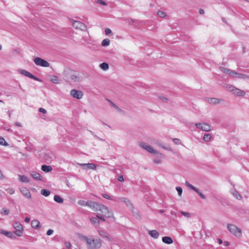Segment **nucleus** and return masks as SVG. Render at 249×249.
<instances>
[{
  "instance_id": "f257e3e1",
  "label": "nucleus",
  "mask_w": 249,
  "mask_h": 249,
  "mask_svg": "<svg viewBox=\"0 0 249 249\" xmlns=\"http://www.w3.org/2000/svg\"><path fill=\"white\" fill-rule=\"evenodd\" d=\"M93 206L94 207H92V209L97 212L96 216L100 220L105 222L106 221L105 217L114 218L112 211L106 206L95 202Z\"/></svg>"
},
{
  "instance_id": "f03ea898",
  "label": "nucleus",
  "mask_w": 249,
  "mask_h": 249,
  "mask_svg": "<svg viewBox=\"0 0 249 249\" xmlns=\"http://www.w3.org/2000/svg\"><path fill=\"white\" fill-rule=\"evenodd\" d=\"M80 238L86 243L88 249H99L102 247V241L99 238H93L92 236L82 235Z\"/></svg>"
},
{
  "instance_id": "7ed1b4c3",
  "label": "nucleus",
  "mask_w": 249,
  "mask_h": 249,
  "mask_svg": "<svg viewBox=\"0 0 249 249\" xmlns=\"http://www.w3.org/2000/svg\"><path fill=\"white\" fill-rule=\"evenodd\" d=\"M139 145L142 148L145 149L147 152L155 155L159 158H164L165 157L164 155L160 152L155 150L151 146L148 145L145 142H141L140 143Z\"/></svg>"
},
{
  "instance_id": "20e7f679",
  "label": "nucleus",
  "mask_w": 249,
  "mask_h": 249,
  "mask_svg": "<svg viewBox=\"0 0 249 249\" xmlns=\"http://www.w3.org/2000/svg\"><path fill=\"white\" fill-rule=\"evenodd\" d=\"M227 229L232 234L234 235L235 236L237 237H241L242 236V231L241 230L237 227L236 226L229 224L227 226Z\"/></svg>"
},
{
  "instance_id": "39448f33",
  "label": "nucleus",
  "mask_w": 249,
  "mask_h": 249,
  "mask_svg": "<svg viewBox=\"0 0 249 249\" xmlns=\"http://www.w3.org/2000/svg\"><path fill=\"white\" fill-rule=\"evenodd\" d=\"M72 164L75 166H77V165H79L81 166L83 169L84 170L92 169L95 170L96 169V165L92 163H79L76 162H72Z\"/></svg>"
},
{
  "instance_id": "423d86ee",
  "label": "nucleus",
  "mask_w": 249,
  "mask_h": 249,
  "mask_svg": "<svg viewBox=\"0 0 249 249\" xmlns=\"http://www.w3.org/2000/svg\"><path fill=\"white\" fill-rule=\"evenodd\" d=\"M73 27L76 29H79L83 31H85L87 29V26L79 21L71 19Z\"/></svg>"
},
{
  "instance_id": "0eeeda50",
  "label": "nucleus",
  "mask_w": 249,
  "mask_h": 249,
  "mask_svg": "<svg viewBox=\"0 0 249 249\" xmlns=\"http://www.w3.org/2000/svg\"><path fill=\"white\" fill-rule=\"evenodd\" d=\"M13 226L16 230L14 231V233L18 236H22L23 230L22 225L18 222H15L13 224Z\"/></svg>"
},
{
  "instance_id": "6e6552de",
  "label": "nucleus",
  "mask_w": 249,
  "mask_h": 249,
  "mask_svg": "<svg viewBox=\"0 0 249 249\" xmlns=\"http://www.w3.org/2000/svg\"><path fill=\"white\" fill-rule=\"evenodd\" d=\"M196 128L205 132H209L211 130V126L207 123H196L195 124Z\"/></svg>"
},
{
  "instance_id": "1a4fd4ad",
  "label": "nucleus",
  "mask_w": 249,
  "mask_h": 249,
  "mask_svg": "<svg viewBox=\"0 0 249 249\" xmlns=\"http://www.w3.org/2000/svg\"><path fill=\"white\" fill-rule=\"evenodd\" d=\"M34 62L36 65L43 67H48L50 66L49 62L40 57L35 58L34 59Z\"/></svg>"
},
{
  "instance_id": "9d476101",
  "label": "nucleus",
  "mask_w": 249,
  "mask_h": 249,
  "mask_svg": "<svg viewBox=\"0 0 249 249\" xmlns=\"http://www.w3.org/2000/svg\"><path fill=\"white\" fill-rule=\"evenodd\" d=\"M185 184L188 187L195 191L201 197V198L204 199L206 198L205 196L201 193L197 188L189 183V182L186 181L185 182Z\"/></svg>"
},
{
  "instance_id": "9b49d317",
  "label": "nucleus",
  "mask_w": 249,
  "mask_h": 249,
  "mask_svg": "<svg viewBox=\"0 0 249 249\" xmlns=\"http://www.w3.org/2000/svg\"><path fill=\"white\" fill-rule=\"evenodd\" d=\"M18 72L20 74L25 75V76H26L30 78H32L33 79H34L35 80L38 81H40V80L38 78L36 77L35 76L33 75V74L30 73L29 72H28L24 70L19 69V70H18Z\"/></svg>"
},
{
  "instance_id": "f8f14e48",
  "label": "nucleus",
  "mask_w": 249,
  "mask_h": 249,
  "mask_svg": "<svg viewBox=\"0 0 249 249\" xmlns=\"http://www.w3.org/2000/svg\"><path fill=\"white\" fill-rule=\"evenodd\" d=\"M71 95L74 98L80 99L82 98L83 96V93L81 91L74 89L71 90Z\"/></svg>"
},
{
  "instance_id": "ddd939ff",
  "label": "nucleus",
  "mask_w": 249,
  "mask_h": 249,
  "mask_svg": "<svg viewBox=\"0 0 249 249\" xmlns=\"http://www.w3.org/2000/svg\"><path fill=\"white\" fill-rule=\"evenodd\" d=\"M114 200L116 201H122L126 204L127 207L130 209L133 208V205L130 200L125 197L115 198Z\"/></svg>"
},
{
  "instance_id": "4468645a",
  "label": "nucleus",
  "mask_w": 249,
  "mask_h": 249,
  "mask_svg": "<svg viewBox=\"0 0 249 249\" xmlns=\"http://www.w3.org/2000/svg\"><path fill=\"white\" fill-rule=\"evenodd\" d=\"M54 158V155L53 154V153L50 152H46L44 154V159L45 160V161L48 163L51 162L53 160Z\"/></svg>"
},
{
  "instance_id": "2eb2a0df",
  "label": "nucleus",
  "mask_w": 249,
  "mask_h": 249,
  "mask_svg": "<svg viewBox=\"0 0 249 249\" xmlns=\"http://www.w3.org/2000/svg\"><path fill=\"white\" fill-rule=\"evenodd\" d=\"M206 101L209 104L215 105L220 104L223 101L222 99L215 98H207Z\"/></svg>"
},
{
  "instance_id": "dca6fc26",
  "label": "nucleus",
  "mask_w": 249,
  "mask_h": 249,
  "mask_svg": "<svg viewBox=\"0 0 249 249\" xmlns=\"http://www.w3.org/2000/svg\"><path fill=\"white\" fill-rule=\"evenodd\" d=\"M94 203V202H93L92 201H88L86 202L84 200H80L78 201V204L79 205L82 206H87L89 207V208H90L91 209H92V207H94L93 206Z\"/></svg>"
},
{
  "instance_id": "f3484780",
  "label": "nucleus",
  "mask_w": 249,
  "mask_h": 249,
  "mask_svg": "<svg viewBox=\"0 0 249 249\" xmlns=\"http://www.w3.org/2000/svg\"><path fill=\"white\" fill-rule=\"evenodd\" d=\"M99 235L104 238H106L109 241H112L111 237L109 236L108 232L105 230H101L99 231Z\"/></svg>"
},
{
  "instance_id": "a211bd4d",
  "label": "nucleus",
  "mask_w": 249,
  "mask_h": 249,
  "mask_svg": "<svg viewBox=\"0 0 249 249\" xmlns=\"http://www.w3.org/2000/svg\"><path fill=\"white\" fill-rule=\"evenodd\" d=\"M0 233L5 235V236H6L8 237H9V238H11L12 239L16 238V236L11 231H4L3 230H0Z\"/></svg>"
},
{
  "instance_id": "6ab92c4d",
  "label": "nucleus",
  "mask_w": 249,
  "mask_h": 249,
  "mask_svg": "<svg viewBox=\"0 0 249 249\" xmlns=\"http://www.w3.org/2000/svg\"><path fill=\"white\" fill-rule=\"evenodd\" d=\"M71 80L75 83H80L82 81V78L79 75L72 74L71 75Z\"/></svg>"
},
{
  "instance_id": "aec40b11",
  "label": "nucleus",
  "mask_w": 249,
  "mask_h": 249,
  "mask_svg": "<svg viewBox=\"0 0 249 249\" xmlns=\"http://www.w3.org/2000/svg\"><path fill=\"white\" fill-rule=\"evenodd\" d=\"M219 69L221 71H222L223 73H225L226 74H227L231 76H232L233 73H234V71L230 69H228L227 68H225L222 67H219Z\"/></svg>"
},
{
  "instance_id": "412c9836",
  "label": "nucleus",
  "mask_w": 249,
  "mask_h": 249,
  "mask_svg": "<svg viewBox=\"0 0 249 249\" xmlns=\"http://www.w3.org/2000/svg\"><path fill=\"white\" fill-rule=\"evenodd\" d=\"M21 193L28 198H31V195L29 191L26 188H23L20 190Z\"/></svg>"
},
{
  "instance_id": "4be33fe9",
  "label": "nucleus",
  "mask_w": 249,
  "mask_h": 249,
  "mask_svg": "<svg viewBox=\"0 0 249 249\" xmlns=\"http://www.w3.org/2000/svg\"><path fill=\"white\" fill-rule=\"evenodd\" d=\"M232 94L237 96L243 97L245 96V92L244 91L235 88V89H234V91H233Z\"/></svg>"
},
{
  "instance_id": "5701e85b",
  "label": "nucleus",
  "mask_w": 249,
  "mask_h": 249,
  "mask_svg": "<svg viewBox=\"0 0 249 249\" xmlns=\"http://www.w3.org/2000/svg\"><path fill=\"white\" fill-rule=\"evenodd\" d=\"M31 176L35 179H37V180H42L41 176L40 175L39 173L38 172H36V171H31L30 172Z\"/></svg>"
},
{
  "instance_id": "b1692460",
  "label": "nucleus",
  "mask_w": 249,
  "mask_h": 249,
  "mask_svg": "<svg viewBox=\"0 0 249 249\" xmlns=\"http://www.w3.org/2000/svg\"><path fill=\"white\" fill-rule=\"evenodd\" d=\"M107 100L110 103V105L112 106L118 112L124 113V111L119 107L116 105L111 102L110 100L108 99H107Z\"/></svg>"
},
{
  "instance_id": "393cba45",
  "label": "nucleus",
  "mask_w": 249,
  "mask_h": 249,
  "mask_svg": "<svg viewBox=\"0 0 249 249\" xmlns=\"http://www.w3.org/2000/svg\"><path fill=\"white\" fill-rule=\"evenodd\" d=\"M148 234L155 239L158 238L159 236V233L156 230L149 231Z\"/></svg>"
},
{
  "instance_id": "a878e982",
  "label": "nucleus",
  "mask_w": 249,
  "mask_h": 249,
  "mask_svg": "<svg viewBox=\"0 0 249 249\" xmlns=\"http://www.w3.org/2000/svg\"><path fill=\"white\" fill-rule=\"evenodd\" d=\"M231 194L232 196L238 200H241L242 199V196L238 193V192L235 190H232L231 191Z\"/></svg>"
},
{
  "instance_id": "bb28decb",
  "label": "nucleus",
  "mask_w": 249,
  "mask_h": 249,
  "mask_svg": "<svg viewBox=\"0 0 249 249\" xmlns=\"http://www.w3.org/2000/svg\"><path fill=\"white\" fill-rule=\"evenodd\" d=\"M31 225L32 227L34 229H38L40 227L39 221L36 219L32 221Z\"/></svg>"
},
{
  "instance_id": "cd10ccee",
  "label": "nucleus",
  "mask_w": 249,
  "mask_h": 249,
  "mask_svg": "<svg viewBox=\"0 0 249 249\" xmlns=\"http://www.w3.org/2000/svg\"><path fill=\"white\" fill-rule=\"evenodd\" d=\"M162 241L164 243L167 244H171L173 243V240L169 236H164L162 238Z\"/></svg>"
},
{
  "instance_id": "c85d7f7f",
  "label": "nucleus",
  "mask_w": 249,
  "mask_h": 249,
  "mask_svg": "<svg viewBox=\"0 0 249 249\" xmlns=\"http://www.w3.org/2000/svg\"><path fill=\"white\" fill-rule=\"evenodd\" d=\"M41 169L44 172H51L53 170V168H52V166H51L50 165L48 166L46 165H43L41 166Z\"/></svg>"
},
{
  "instance_id": "c756f323",
  "label": "nucleus",
  "mask_w": 249,
  "mask_h": 249,
  "mask_svg": "<svg viewBox=\"0 0 249 249\" xmlns=\"http://www.w3.org/2000/svg\"><path fill=\"white\" fill-rule=\"evenodd\" d=\"M54 200L58 203H62L64 201L63 199L61 198L59 196L57 195H54Z\"/></svg>"
},
{
  "instance_id": "7c9ffc66",
  "label": "nucleus",
  "mask_w": 249,
  "mask_h": 249,
  "mask_svg": "<svg viewBox=\"0 0 249 249\" xmlns=\"http://www.w3.org/2000/svg\"><path fill=\"white\" fill-rule=\"evenodd\" d=\"M99 218L94 217H91L90 218V220L91 222V223L93 224H97L99 225L100 224V221L99 220Z\"/></svg>"
},
{
  "instance_id": "2f4dec72",
  "label": "nucleus",
  "mask_w": 249,
  "mask_h": 249,
  "mask_svg": "<svg viewBox=\"0 0 249 249\" xmlns=\"http://www.w3.org/2000/svg\"><path fill=\"white\" fill-rule=\"evenodd\" d=\"M100 67L103 70L107 71L109 69V65L107 63L103 62L100 65Z\"/></svg>"
},
{
  "instance_id": "473e14b6",
  "label": "nucleus",
  "mask_w": 249,
  "mask_h": 249,
  "mask_svg": "<svg viewBox=\"0 0 249 249\" xmlns=\"http://www.w3.org/2000/svg\"><path fill=\"white\" fill-rule=\"evenodd\" d=\"M225 89L228 91L233 93V91H234V89H235V87H234V86L231 85H228L226 86Z\"/></svg>"
},
{
  "instance_id": "72a5a7b5",
  "label": "nucleus",
  "mask_w": 249,
  "mask_h": 249,
  "mask_svg": "<svg viewBox=\"0 0 249 249\" xmlns=\"http://www.w3.org/2000/svg\"><path fill=\"white\" fill-rule=\"evenodd\" d=\"M232 77L239 78H244L245 77V75L243 74L237 73L234 71V73H233Z\"/></svg>"
},
{
  "instance_id": "f704fd0d",
  "label": "nucleus",
  "mask_w": 249,
  "mask_h": 249,
  "mask_svg": "<svg viewBox=\"0 0 249 249\" xmlns=\"http://www.w3.org/2000/svg\"><path fill=\"white\" fill-rule=\"evenodd\" d=\"M156 143L160 147H162V148L165 149V150H169V151H172V148L170 147H168V146H165L164 145L161 144V143L159 142H156Z\"/></svg>"
},
{
  "instance_id": "c9c22d12",
  "label": "nucleus",
  "mask_w": 249,
  "mask_h": 249,
  "mask_svg": "<svg viewBox=\"0 0 249 249\" xmlns=\"http://www.w3.org/2000/svg\"><path fill=\"white\" fill-rule=\"evenodd\" d=\"M211 135L210 134H206L203 136V140L206 142H210L211 140Z\"/></svg>"
},
{
  "instance_id": "e433bc0d",
  "label": "nucleus",
  "mask_w": 249,
  "mask_h": 249,
  "mask_svg": "<svg viewBox=\"0 0 249 249\" xmlns=\"http://www.w3.org/2000/svg\"><path fill=\"white\" fill-rule=\"evenodd\" d=\"M50 191L46 189H42L41 191V194L45 196H48L50 194Z\"/></svg>"
},
{
  "instance_id": "4c0bfd02",
  "label": "nucleus",
  "mask_w": 249,
  "mask_h": 249,
  "mask_svg": "<svg viewBox=\"0 0 249 249\" xmlns=\"http://www.w3.org/2000/svg\"><path fill=\"white\" fill-rule=\"evenodd\" d=\"M110 44V40L109 39H104L102 42V45L104 47L107 46Z\"/></svg>"
},
{
  "instance_id": "58836bf2",
  "label": "nucleus",
  "mask_w": 249,
  "mask_h": 249,
  "mask_svg": "<svg viewBox=\"0 0 249 249\" xmlns=\"http://www.w3.org/2000/svg\"><path fill=\"white\" fill-rule=\"evenodd\" d=\"M20 180L23 182H28L29 181V178L25 176H20Z\"/></svg>"
},
{
  "instance_id": "ea45409f",
  "label": "nucleus",
  "mask_w": 249,
  "mask_h": 249,
  "mask_svg": "<svg viewBox=\"0 0 249 249\" xmlns=\"http://www.w3.org/2000/svg\"><path fill=\"white\" fill-rule=\"evenodd\" d=\"M0 213L2 214L7 215L10 213V210L6 208H4L1 210Z\"/></svg>"
},
{
  "instance_id": "a19ab883",
  "label": "nucleus",
  "mask_w": 249,
  "mask_h": 249,
  "mask_svg": "<svg viewBox=\"0 0 249 249\" xmlns=\"http://www.w3.org/2000/svg\"><path fill=\"white\" fill-rule=\"evenodd\" d=\"M157 15L159 17L162 18H165L166 16V15L165 13H164L163 11H158Z\"/></svg>"
},
{
  "instance_id": "79ce46f5",
  "label": "nucleus",
  "mask_w": 249,
  "mask_h": 249,
  "mask_svg": "<svg viewBox=\"0 0 249 249\" xmlns=\"http://www.w3.org/2000/svg\"><path fill=\"white\" fill-rule=\"evenodd\" d=\"M164 158H164H159L156 156V158L153 160V161L154 163H155L156 164H160L161 162V160Z\"/></svg>"
},
{
  "instance_id": "37998d69",
  "label": "nucleus",
  "mask_w": 249,
  "mask_h": 249,
  "mask_svg": "<svg viewBox=\"0 0 249 249\" xmlns=\"http://www.w3.org/2000/svg\"><path fill=\"white\" fill-rule=\"evenodd\" d=\"M173 142L176 144H181V140L178 138H174L173 139Z\"/></svg>"
},
{
  "instance_id": "c03bdc74",
  "label": "nucleus",
  "mask_w": 249,
  "mask_h": 249,
  "mask_svg": "<svg viewBox=\"0 0 249 249\" xmlns=\"http://www.w3.org/2000/svg\"><path fill=\"white\" fill-rule=\"evenodd\" d=\"M0 144L7 145L8 144L3 138L0 137Z\"/></svg>"
},
{
  "instance_id": "a18cd8bd",
  "label": "nucleus",
  "mask_w": 249,
  "mask_h": 249,
  "mask_svg": "<svg viewBox=\"0 0 249 249\" xmlns=\"http://www.w3.org/2000/svg\"><path fill=\"white\" fill-rule=\"evenodd\" d=\"M176 190L178 193V194L179 196H181L182 193V189L181 187H177Z\"/></svg>"
},
{
  "instance_id": "49530a36",
  "label": "nucleus",
  "mask_w": 249,
  "mask_h": 249,
  "mask_svg": "<svg viewBox=\"0 0 249 249\" xmlns=\"http://www.w3.org/2000/svg\"><path fill=\"white\" fill-rule=\"evenodd\" d=\"M180 213L185 217L189 218L191 216L190 213H189L181 211Z\"/></svg>"
},
{
  "instance_id": "de8ad7c7",
  "label": "nucleus",
  "mask_w": 249,
  "mask_h": 249,
  "mask_svg": "<svg viewBox=\"0 0 249 249\" xmlns=\"http://www.w3.org/2000/svg\"><path fill=\"white\" fill-rule=\"evenodd\" d=\"M6 191L9 193L10 194V195H12L13 194H14L15 193V190L14 189L12 188H8L7 190H6Z\"/></svg>"
},
{
  "instance_id": "09e8293b",
  "label": "nucleus",
  "mask_w": 249,
  "mask_h": 249,
  "mask_svg": "<svg viewBox=\"0 0 249 249\" xmlns=\"http://www.w3.org/2000/svg\"><path fill=\"white\" fill-rule=\"evenodd\" d=\"M51 81L53 83H58V78L56 76H53V77L51 79Z\"/></svg>"
},
{
  "instance_id": "8fccbe9b",
  "label": "nucleus",
  "mask_w": 249,
  "mask_h": 249,
  "mask_svg": "<svg viewBox=\"0 0 249 249\" xmlns=\"http://www.w3.org/2000/svg\"><path fill=\"white\" fill-rule=\"evenodd\" d=\"M105 32L106 35H108L111 33V30L109 28H107L105 29Z\"/></svg>"
},
{
  "instance_id": "3c124183",
  "label": "nucleus",
  "mask_w": 249,
  "mask_h": 249,
  "mask_svg": "<svg viewBox=\"0 0 249 249\" xmlns=\"http://www.w3.org/2000/svg\"><path fill=\"white\" fill-rule=\"evenodd\" d=\"M97 3L98 4H100L103 5H107V3L102 0H97Z\"/></svg>"
},
{
  "instance_id": "603ef678",
  "label": "nucleus",
  "mask_w": 249,
  "mask_h": 249,
  "mask_svg": "<svg viewBox=\"0 0 249 249\" xmlns=\"http://www.w3.org/2000/svg\"><path fill=\"white\" fill-rule=\"evenodd\" d=\"M102 196L104 198H107V199H111V200H114V199H113L112 198H111L109 196H108L107 195L105 194H102Z\"/></svg>"
},
{
  "instance_id": "864d4df0",
  "label": "nucleus",
  "mask_w": 249,
  "mask_h": 249,
  "mask_svg": "<svg viewBox=\"0 0 249 249\" xmlns=\"http://www.w3.org/2000/svg\"><path fill=\"white\" fill-rule=\"evenodd\" d=\"M39 111L41 112V113H43V114H45L47 112V111H46V109H45L43 108H41V107L39 108Z\"/></svg>"
},
{
  "instance_id": "5fc2aeb1",
  "label": "nucleus",
  "mask_w": 249,
  "mask_h": 249,
  "mask_svg": "<svg viewBox=\"0 0 249 249\" xmlns=\"http://www.w3.org/2000/svg\"><path fill=\"white\" fill-rule=\"evenodd\" d=\"M117 179L119 181H121V182H123L124 181V177L122 175L118 176Z\"/></svg>"
},
{
  "instance_id": "6e6d98bb",
  "label": "nucleus",
  "mask_w": 249,
  "mask_h": 249,
  "mask_svg": "<svg viewBox=\"0 0 249 249\" xmlns=\"http://www.w3.org/2000/svg\"><path fill=\"white\" fill-rule=\"evenodd\" d=\"M65 244L67 248L70 249L71 248V244L70 242H66Z\"/></svg>"
},
{
  "instance_id": "4d7b16f0",
  "label": "nucleus",
  "mask_w": 249,
  "mask_h": 249,
  "mask_svg": "<svg viewBox=\"0 0 249 249\" xmlns=\"http://www.w3.org/2000/svg\"><path fill=\"white\" fill-rule=\"evenodd\" d=\"M53 230L50 229L47 231V234L48 235H51V234H53Z\"/></svg>"
},
{
  "instance_id": "13d9d810",
  "label": "nucleus",
  "mask_w": 249,
  "mask_h": 249,
  "mask_svg": "<svg viewBox=\"0 0 249 249\" xmlns=\"http://www.w3.org/2000/svg\"><path fill=\"white\" fill-rule=\"evenodd\" d=\"M4 177L3 175L2 171L0 170V179H3Z\"/></svg>"
},
{
  "instance_id": "bf43d9fd",
  "label": "nucleus",
  "mask_w": 249,
  "mask_h": 249,
  "mask_svg": "<svg viewBox=\"0 0 249 249\" xmlns=\"http://www.w3.org/2000/svg\"><path fill=\"white\" fill-rule=\"evenodd\" d=\"M15 125L16 126H18V127H21L22 126L21 124L19 123H18V122H16L15 123Z\"/></svg>"
},
{
  "instance_id": "052dcab7",
  "label": "nucleus",
  "mask_w": 249,
  "mask_h": 249,
  "mask_svg": "<svg viewBox=\"0 0 249 249\" xmlns=\"http://www.w3.org/2000/svg\"><path fill=\"white\" fill-rule=\"evenodd\" d=\"M161 99L163 101H164V102H167V101H168L167 98H166V97H161Z\"/></svg>"
},
{
  "instance_id": "680f3d73",
  "label": "nucleus",
  "mask_w": 249,
  "mask_h": 249,
  "mask_svg": "<svg viewBox=\"0 0 249 249\" xmlns=\"http://www.w3.org/2000/svg\"><path fill=\"white\" fill-rule=\"evenodd\" d=\"M25 222H26V223H29L30 222V219L28 217H26L25 218Z\"/></svg>"
},
{
  "instance_id": "e2e57ef3",
  "label": "nucleus",
  "mask_w": 249,
  "mask_h": 249,
  "mask_svg": "<svg viewBox=\"0 0 249 249\" xmlns=\"http://www.w3.org/2000/svg\"><path fill=\"white\" fill-rule=\"evenodd\" d=\"M199 13L200 14L203 15L204 13V10L203 9H200L199 10Z\"/></svg>"
},
{
  "instance_id": "0e129e2a",
  "label": "nucleus",
  "mask_w": 249,
  "mask_h": 249,
  "mask_svg": "<svg viewBox=\"0 0 249 249\" xmlns=\"http://www.w3.org/2000/svg\"><path fill=\"white\" fill-rule=\"evenodd\" d=\"M224 244L226 246H229L230 245V243H229V242L228 241H225L224 242Z\"/></svg>"
},
{
  "instance_id": "69168bd1",
  "label": "nucleus",
  "mask_w": 249,
  "mask_h": 249,
  "mask_svg": "<svg viewBox=\"0 0 249 249\" xmlns=\"http://www.w3.org/2000/svg\"><path fill=\"white\" fill-rule=\"evenodd\" d=\"M217 241L219 244H221L222 243V241L220 239H217Z\"/></svg>"
},
{
  "instance_id": "338daca9",
  "label": "nucleus",
  "mask_w": 249,
  "mask_h": 249,
  "mask_svg": "<svg viewBox=\"0 0 249 249\" xmlns=\"http://www.w3.org/2000/svg\"><path fill=\"white\" fill-rule=\"evenodd\" d=\"M130 21H131V22H134L135 21V20H134V19H132V18H131V19H130Z\"/></svg>"
},
{
  "instance_id": "774afa93",
  "label": "nucleus",
  "mask_w": 249,
  "mask_h": 249,
  "mask_svg": "<svg viewBox=\"0 0 249 249\" xmlns=\"http://www.w3.org/2000/svg\"><path fill=\"white\" fill-rule=\"evenodd\" d=\"M164 211L163 210H160V212L161 213H163V212H164Z\"/></svg>"
}]
</instances>
